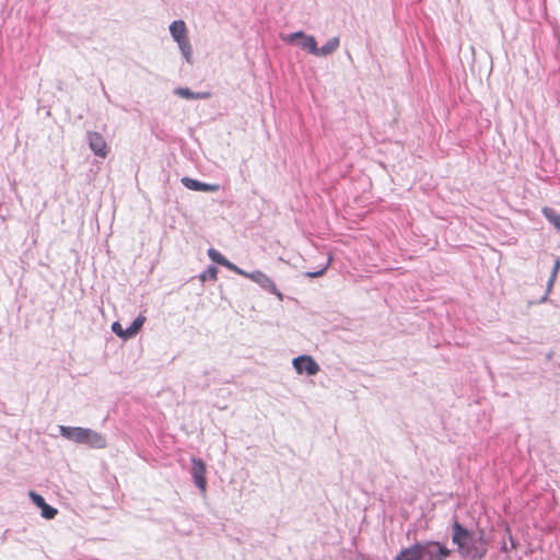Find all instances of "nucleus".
I'll use <instances>...</instances> for the list:
<instances>
[{
	"instance_id": "19",
	"label": "nucleus",
	"mask_w": 560,
	"mask_h": 560,
	"mask_svg": "<svg viewBox=\"0 0 560 560\" xmlns=\"http://www.w3.org/2000/svg\"><path fill=\"white\" fill-rule=\"evenodd\" d=\"M30 498L32 499L33 503L39 509H42V506L46 504L44 498L34 491L30 492Z\"/></svg>"
},
{
	"instance_id": "3",
	"label": "nucleus",
	"mask_w": 560,
	"mask_h": 560,
	"mask_svg": "<svg viewBox=\"0 0 560 560\" xmlns=\"http://www.w3.org/2000/svg\"><path fill=\"white\" fill-rule=\"evenodd\" d=\"M60 433L63 438L75 443L86 444L94 448L106 447V439L91 429L61 425Z\"/></svg>"
},
{
	"instance_id": "4",
	"label": "nucleus",
	"mask_w": 560,
	"mask_h": 560,
	"mask_svg": "<svg viewBox=\"0 0 560 560\" xmlns=\"http://www.w3.org/2000/svg\"><path fill=\"white\" fill-rule=\"evenodd\" d=\"M283 39L289 44L298 43L302 49L307 50L314 56L317 54V43L314 36L306 35L303 32H295L287 35Z\"/></svg>"
},
{
	"instance_id": "1",
	"label": "nucleus",
	"mask_w": 560,
	"mask_h": 560,
	"mask_svg": "<svg viewBox=\"0 0 560 560\" xmlns=\"http://www.w3.org/2000/svg\"><path fill=\"white\" fill-rule=\"evenodd\" d=\"M453 542L457 546L458 552L471 559H481L487 553L483 533L478 536L465 529L458 522L453 525Z\"/></svg>"
},
{
	"instance_id": "21",
	"label": "nucleus",
	"mask_w": 560,
	"mask_h": 560,
	"mask_svg": "<svg viewBox=\"0 0 560 560\" xmlns=\"http://www.w3.org/2000/svg\"><path fill=\"white\" fill-rule=\"evenodd\" d=\"M112 329H113V331H114L117 336H119V337H121V338H124V339H125V329H122V327H121V325H120L119 323L115 322V323L112 325Z\"/></svg>"
},
{
	"instance_id": "18",
	"label": "nucleus",
	"mask_w": 560,
	"mask_h": 560,
	"mask_svg": "<svg viewBox=\"0 0 560 560\" xmlns=\"http://www.w3.org/2000/svg\"><path fill=\"white\" fill-rule=\"evenodd\" d=\"M177 44L186 57H188L191 54V46L188 37L179 40Z\"/></svg>"
},
{
	"instance_id": "9",
	"label": "nucleus",
	"mask_w": 560,
	"mask_h": 560,
	"mask_svg": "<svg viewBox=\"0 0 560 560\" xmlns=\"http://www.w3.org/2000/svg\"><path fill=\"white\" fill-rule=\"evenodd\" d=\"M182 183L186 188L196 191H217L220 188L218 184L201 183L190 177L182 178Z\"/></svg>"
},
{
	"instance_id": "22",
	"label": "nucleus",
	"mask_w": 560,
	"mask_h": 560,
	"mask_svg": "<svg viewBox=\"0 0 560 560\" xmlns=\"http://www.w3.org/2000/svg\"><path fill=\"white\" fill-rule=\"evenodd\" d=\"M323 273H324V270H320V271H318V272H316V273H313L312 276H313V277H317V276H322Z\"/></svg>"
},
{
	"instance_id": "13",
	"label": "nucleus",
	"mask_w": 560,
	"mask_h": 560,
	"mask_svg": "<svg viewBox=\"0 0 560 560\" xmlns=\"http://www.w3.org/2000/svg\"><path fill=\"white\" fill-rule=\"evenodd\" d=\"M144 320L145 319L142 316L137 317L132 322V324L127 329H125V339L136 336L139 332V330L142 328Z\"/></svg>"
},
{
	"instance_id": "14",
	"label": "nucleus",
	"mask_w": 560,
	"mask_h": 560,
	"mask_svg": "<svg viewBox=\"0 0 560 560\" xmlns=\"http://www.w3.org/2000/svg\"><path fill=\"white\" fill-rule=\"evenodd\" d=\"M542 214L560 233V214H557L551 208L545 207Z\"/></svg>"
},
{
	"instance_id": "6",
	"label": "nucleus",
	"mask_w": 560,
	"mask_h": 560,
	"mask_svg": "<svg viewBox=\"0 0 560 560\" xmlns=\"http://www.w3.org/2000/svg\"><path fill=\"white\" fill-rule=\"evenodd\" d=\"M192 468L191 475L196 486L200 489L202 493L206 492L207 489V478H206V464L202 459L194 457L191 459Z\"/></svg>"
},
{
	"instance_id": "17",
	"label": "nucleus",
	"mask_w": 560,
	"mask_h": 560,
	"mask_svg": "<svg viewBox=\"0 0 560 560\" xmlns=\"http://www.w3.org/2000/svg\"><path fill=\"white\" fill-rule=\"evenodd\" d=\"M40 510H42V516L47 520H51L57 515V510L55 508L48 505L47 503L45 505H43Z\"/></svg>"
},
{
	"instance_id": "2",
	"label": "nucleus",
	"mask_w": 560,
	"mask_h": 560,
	"mask_svg": "<svg viewBox=\"0 0 560 560\" xmlns=\"http://www.w3.org/2000/svg\"><path fill=\"white\" fill-rule=\"evenodd\" d=\"M451 550L438 541L418 542L402 549L394 560H446Z\"/></svg>"
},
{
	"instance_id": "15",
	"label": "nucleus",
	"mask_w": 560,
	"mask_h": 560,
	"mask_svg": "<svg viewBox=\"0 0 560 560\" xmlns=\"http://www.w3.org/2000/svg\"><path fill=\"white\" fill-rule=\"evenodd\" d=\"M176 93L185 98H209L211 96L210 93H192L189 89H178Z\"/></svg>"
},
{
	"instance_id": "12",
	"label": "nucleus",
	"mask_w": 560,
	"mask_h": 560,
	"mask_svg": "<svg viewBox=\"0 0 560 560\" xmlns=\"http://www.w3.org/2000/svg\"><path fill=\"white\" fill-rule=\"evenodd\" d=\"M339 45H340L339 37H332L322 47H317V54H315V56H317V57L328 56V55L332 54L335 50H337Z\"/></svg>"
},
{
	"instance_id": "8",
	"label": "nucleus",
	"mask_w": 560,
	"mask_h": 560,
	"mask_svg": "<svg viewBox=\"0 0 560 560\" xmlns=\"http://www.w3.org/2000/svg\"><path fill=\"white\" fill-rule=\"evenodd\" d=\"M90 149L95 155L105 159L109 152L108 145L104 137L98 132H89L88 135Z\"/></svg>"
},
{
	"instance_id": "5",
	"label": "nucleus",
	"mask_w": 560,
	"mask_h": 560,
	"mask_svg": "<svg viewBox=\"0 0 560 560\" xmlns=\"http://www.w3.org/2000/svg\"><path fill=\"white\" fill-rule=\"evenodd\" d=\"M245 278L256 282L265 290L269 291L272 294H276L280 300H282L281 292L277 289L275 282L264 272L261 271H254V272H246L243 270V273H241Z\"/></svg>"
},
{
	"instance_id": "7",
	"label": "nucleus",
	"mask_w": 560,
	"mask_h": 560,
	"mask_svg": "<svg viewBox=\"0 0 560 560\" xmlns=\"http://www.w3.org/2000/svg\"><path fill=\"white\" fill-rule=\"evenodd\" d=\"M293 366L299 374L306 373L307 375H315L319 371V365L310 355H301L293 360Z\"/></svg>"
},
{
	"instance_id": "20",
	"label": "nucleus",
	"mask_w": 560,
	"mask_h": 560,
	"mask_svg": "<svg viewBox=\"0 0 560 560\" xmlns=\"http://www.w3.org/2000/svg\"><path fill=\"white\" fill-rule=\"evenodd\" d=\"M560 269V260L558 259L556 262H555V266H553V269H552V272H551V276H550V279H549V282H548V285L549 288L552 287L556 278H557V275H558V271Z\"/></svg>"
},
{
	"instance_id": "16",
	"label": "nucleus",
	"mask_w": 560,
	"mask_h": 560,
	"mask_svg": "<svg viewBox=\"0 0 560 560\" xmlns=\"http://www.w3.org/2000/svg\"><path fill=\"white\" fill-rule=\"evenodd\" d=\"M199 278L201 282H206L207 280L215 281L218 278V269L211 266L206 271H203Z\"/></svg>"
},
{
	"instance_id": "11",
	"label": "nucleus",
	"mask_w": 560,
	"mask_h": 560,
	"mask_svg": "<svg viewBox=\"0 0 560 560\" xmlns=\"http://www.w3.org/2000/svg\"><path fill=\"white\" fill-rule=\"evenodd\" d=\"M170 32L176 43L188 37L186 24L182 20L174 21L170 25Z\"/></svg>"
},
{
	"instance_id": "10",
	"label": "nucleus",
	"mask_w": 560,
	"mask_h": 560,
	"mask_svg": "<svg viewBox=\"0 0 560 560\" xmlns=\"http://www.w3.org/2000/svg\"><path fill=\"white\" fill-rule=\"evenodd\" d=\"M208 256L217 264L222 265L226 267L228 269L236 272V273H243V270L240 269L237 266L229 261L222 254H220L217 249L210 248L208 250Z\"/></svg>"
}]
</instances>
